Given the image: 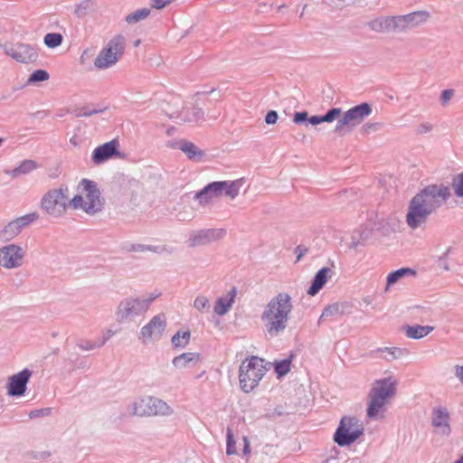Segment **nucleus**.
Masks as SVG:
<instances>
[{
    "label": "nucleus",
    "instance_id": "a19ab883",
    "mask_svg": "<svg viewBox=\"0 0 463 463\" xmlns=\"http://www.w3.org/2000/svg\"><path fill=\"white\" fill-rule=\"evenodd\" d=\"M103 112L102 109H90V107H82L74 110V115L77 118L80 117H90L99 113Z\"/></svg>",
    "mask_w": 463,
    "mask_h": 463
},
{
    "label": "nucleus",
    "instance_id": "37998d69",
    "mask_svg": "<svg viewBox=\"0 0 463 463\" xmlns=\"http://www.w3.org/2000/svg\"><path fill=\"white\" fill-rule=\"evenodd\" d=\"M98 341L79 340L77 342V346L83 351H90L100 347V345H98Z\"/></svg>",
    "mask_w": 463,
    "mask_h": 463
},
{
    "label": "nucleus",
    "instance_id": "f3484780",
    "mask_svg": "<svg viewBox=\"0 0 463 463\" xmlns=\"http://www.w3.org/2000/svg\"><path fill=\"white\" fill-rule=\"evenodd\" d=\"M224 185V182H212L205 185L202 190L196 192L194 195V200L198 201L201 205H205L213 199L222 196V189Z\"/></svg>",
    "mask_w": 463,
    "mask_h": 463
},
{
    "label": "nucleus",
    "instance_id": "72a5a7b5",
    "mask_svg": "<svg viewBox=\"0 0 463 463\" xmlns=\"http://www.w3.org/2000/svg\"><path fill=\"white\" fill-rule=\"evenodd\" d=\"M150 14V9L148 8H141L137 11L129 14L126 17V22L129 24H136L141 20L146 19Z\"/></svg>",
    "mask_w": 463,
    "mask_h": 463
},
{
    "label": "nucleus",
    "instance_id": "b1692460",
    "mask_svg": "<svg viewBox=\"0 0 463 463\" xmlns=\"http://www.w3.org/2000/svg\"><path fill=\"white\" fill-rule=\"evenodd\" d=\"M433 329V326L420 325L407 326L404 327L406 336L411 339H420L428 335Z\"/></svg>",
    "mask_w": 463,
    "mask_h": 463
},
{
    "label": "nucleus",
    "instance_id": "69168bd1",
    "mask_svg": "<svg viewBox=\"0 0 463 463\" xmlns=\"http://www.w3.org/2000/svg\"><path fill=\"white\" fill-rule=\"evenodd\" d=\"M24 165H22L21 167L19 168H16L14 170V176L17 175L19 173L23 172V173H25L24 170H22V168L24 167Z\"/></svg>",
    "mask_w": 463,
    "mask_h": 463
},
{
    "label": "nucleus",
    "instance_id": "cd10ccee",
    "mask_svg": "<svg viewBox=\"0 0 463 463\" xmlns=\"http://www.w3.org/2000/svg\"><path fill=\"white\" fill-rule=\"evenodd\" d=\"M199 360V354L196 353H184L175 356L172 363L177 368H185L192 363H196Z\"/></svg>",
    "mask_w": 463,
    "mask_h": 463
},
{
    "label": "nucleus",
    "instance_id": "338daca9",
    "mask_svg": "<svg viewBox=\"0 0 463 463\" xmlns=\"http://www.w3.org/2000/svg\"><path fill=\"white\" fill-rule=\"evenodd\" d=\"M38 215L35 213H31V222L37 219Z\"/></svg>",
    "mask_w": 463,
    "mask_h": 463
},
{
    "label": "nucleus",
    "instance_id": "a211bd4d",
    "mask_svg": "<svg viewBox=\"0 0 463 463\" xmlns=\"http://www.w3.org/2000/svg\"><path fill=\"white\" fill-rule=\"evenodd\" d=\"M28 380L29 372L26 369L10 377L7 386L8 394L13 396L23 394Z\"/></svg>",
    "mask_w": 463,
    "mask_h": 463
},
{
    "label": "nucleus",
    "instance_id": "864d4df0",
    "mask_svg": "<svg viewBox=\"0 0 463 463\" xmlns=\"http://www.w3.org/2000/svg\"><path fill=\"white\" fill-rule=\"evenodd\" d=\"M278 120V113L275 110H269L265 117V122L268 125L275 124Z\"/></svg>",
    "mask_w": 463,
    "mask_h": 463
},
{
    "label": "nucleus",
    "instance_id": "3c124183",
    "mask_svg": "<svg viewBox=\"0 0 463 463\" xmlns=\"http://www.w3.org/2000/svg\"><path fill=\"white\" fill-rule=\"evenodd\" d=\"M308 119V114L307 111L296 112L294 114L293 121L296 124H303Z\"/></svg>",
    "mask_w": 463,
    "mask_h": 463
},
{
    "label": "nucleus",
    "instance_id": "1a4fd4ad",
    "mask_svg": "<svg viewBox=\"0 0 463 463\" xmlns=\"http://www.w3.org/2000/svg\"><path fill=\"white\" fill-rule=\"evenodd\" d=\"M372 113V108L368 103L356 105L345 111L340 118L335 128V132L343 136L349 132L354 127L360 124Z\"/></svg>",
    "mask_w": 463,
    "mask_h": 463
},
{
    "label": "nucleus",
    "instance_id": "c03bdc74",
    "mask_svg": "<svg viewBox=\"0 0 463 463\" xmlns=\"http://www.w3.org/2000/svg\"><path fill=\"white\" fill-rule=\"evenodd\" d=\"M52 408L46 407L39 410H31V419L41 418L50 416L52 413Z\"/></svg>",
    "mask_w": 463,
    "mask_h": 463
},
{
    "label": "nucleus",
    "instance_id": "4d7b16f0",
    "mask_svg": "<svg viewBox=\"0 0 463 463\" xmlns=\"http://www.w3.org/2000/svg\"><path fill=\"white\" fill-rule=\"evenodd\" d=\"M432 130V125L429 122H424L419 125L417 128L418 134H426Z\"/></svg>",
    "mask_w": 463,
    "mask_h": 463
},
{
    "label": "nucleus",
    "instance_id": "39448f33",
    "mask_svg": "<svg viewBox=\"0 0 463 463\" xmlns=\"http://www.w3.org/2000/svg\"><path fill=\"white\" fill-rule=\"evenodd\" d=\"M41 208L50 216L61 217L69 208L68 186L61 184L46 192L41 199Z\"/></svg>",
    "mask_w": 463,
    "mask_h": 463
},
{
    "label": "nucleus",
    "instance_id": "680f3d73",
    "mask_svg": "<svg viewBox=\"0 0 463 463\" xmlns=\"http://www.w3.org/2000/svg\"><path fill=\"white\" fill-rule=\"evenodd\" d=\"M242 440H243V454L245 456H248L250 454V440L249 439L246 437V436H243L242 437Z\"/></svg>",
    "mask_w": 463,
    "mask_h": 463
},
{
    "label": "nucleus",
    "instance_id": "e433bc0d",
    "mask_svg": "<svg viewBox=\"0 0 463 463\" xmlns=\"http://www.w3.org/2000/svg\"><path fill=\"white\" fill-rule=\"evenodd\" d=\"M194 307L199 312L209 311L211 305L207 297L199 295L194 301Z\"/></svg>",
    "mask_w": 463,
    "mask_h": 463
},
{
    "label": "nucleus",
    "instance_id": "603ef678",
    "mask_svg": "<svg viewBox=\"0 0 463 463\" xmlns=\"http://www.w3.org/2000/svg\"><path fill=\"white\" fill-rule=\"evenodd\" d=\"M449 250H450V249H448V250L443 253V255H442V256H440V257L439 258V260H438V265H439V268H442V269H445V270H449V264H448V262H447V260H446L447 256H448V255H449Z\"/></svg>",
    "mask_w": 463,
    "mask_h": 463
},
{
    "label": "nucleus",
    "instance_id": "4468645a",
    "mask_svg": "<svg viewBox=\"0 0 463 463\" xmlns=\"http://www.w3.org/2000/svg\"><path fill=\"white\" fill-rule=\"evenodd\" d=\"M118 146L119 144L117 139L99 146L92 152L91 159L93 163L95 165H101L114 156L122 157L121 153L118 151Z\"/></svg>",
    "mask_w": 463,
    "mask_h": 463
},
{
    "label": "nucleus",
    "instance_id": "6ab92c4d",
    "mask_svg": "<svg viewBox=\"0 0 463 463\" xmlns=\"http://www.w3.org/2000/svg\"><path fill=\"white\" fill-rule=\"evenodd\" d=\"M332 275V269L328 267H324L320 269L315 275L309 288L307 289V294L310 296H316L320 289L325 286L328 278Z\"/></svg>",
    "mask_w": 463,
    "mask_h": 463
},
{
    "label": "nucleus",
    "instance_id": "9b49d317",
    "mask_svg": "<svg viewBox=\"0 0 463 463\" xmlns=\"http://www.w3.org/2000/svg\"><path fill=\"white\" fill-rule=\"evenodd\" d=\"M166 328V318L164 314L154 316L150 321L143 326L139 332V340L144 344L150 341H158Z\"/></svg>",
    "mask_w": 463,
    "mask_h": 463
},
{
    "label": "nucleus",
    "instance_id": "c85d7f7f",
    "mask_svg": "<svg viewBox=\"0 0 463 463\" xmlns=\"http://www.w3.org/2000/svg\"><path fill=\"white\" fill-rule=\"evenodd\" d=\"M179 149H181L189 159H200L203 156V152L194 144L186 140H182L179 143Z\"/></svg>",
    "mask_w": 463,
    "mask_h": 463
},
{
    "label": "nucleus",
    "instance_id": "49530a36",
    "mask_svg": "<svg viewBox=\"0 0 463 463\" xmlns=\"http://www.w3.org/2000/svg\"><path fill=\"white\" fill-rule=\"evenodd\" d=\"M379 350L381 352H387L391 355V358H387L388 360L396 359L402 354V350L398 347H385Z\"/></svg>",
    "mask_w": 463,
    "mask_h": 463
},
{
    "label": "nucleus",
    "instance_id": "a878e982",
    "mask_svg": "<svg viewBox=\"0 0 463 463\" xmlns=\"http://www.w3.org/2000/svg\"><path fill=\"white\" fill-rule=\"evenodd\" d=\"M390 16H382L369 21L366 25L368 28L376 33L390 32Z\"/></svg>",
    "mask_w": 463,
    "mask_h": 463
},
{
    "label": "nucleus",
    "instance_id": "052dcab7",
    "mask_svg": "<svg viewBox=\"0 0 463 463\" xmlns=\"http://www.w3.org/2000/svg\"><path fill=\"white\" fill-rule=\"evenodd\" d=\"M307 252V248L303 245H298L295 249L297 254V261H299L301 258Z\"/></svg>",
    "mask_w": 463,
    "mask_h": 463
},
{
    "label": "nucleus",
    "instance_id": "5fc2aeb1",
    "mask_svg": "<svg viewBox=\"0 0 463 463\" xmlns=\"http://www.w3.org/2000/svg\"><path fill=\"white\" fill-rule=\"evenodd\" d=\"M173 0H152L151 6L155 9H163L169 5Z\"/></svg>",
    "mask_w": 463,
    "mask_h": 463
},
{
    "label": "nucleus",
    "instance_id": "bb28decb",
    "mask_svg": "<svg viewBox=\"0 0 463 463\" xmlns=\"http://www.w3.org/2000/svg\"><path fill=\"white\" fill-rule=\"evenodd\" d=\"M429 16L430 14L427 11H417L404 14L402 20L406 23L407 27H410L424 23Z\"/></svg>",
    "mask_w": 463,
    "mask_h": 463
},
{
    "label": "nucleus",
    "instance_id": "2eb2a0df",
    "mask_svg": "<svg viewBox=\"0 0 463 463\" xmlns=\"http://www.w3.org/2000/svg\"><path fill=\"white\" fill-rule=\"evenodd\" d=\"M450 415L445 407H434L431 411V424L436 432L442 436H449L451 427L449 424Z\"/></svg>",
    "mask_w": 463,
    "mask_h": 463
},
{
    "label": "nucleus",
    "instance_id": "4c0bfd02",
    "mask_svg": "<svg viewBox=\"0 0 463 463\" xmlns=\"http://www.w3.org/2000/svg\"><path fill=\"white\" fill-rule=\"evenodd\" d=\"M224 182V187L222 189V195L225 194L231 198H235L239 194V184L237 182Z\"/></svg>",
    "mask_w": 463,
    "mask_h": 463
},
{
    "label": "nucleus",
    "instance_id": "8fccbe9b",
    "mask_svg": "<svg viewBox=\"0 0 463 463\" xmlns=\"http://www.w3.org/2000/svg\"><path fill=\"white\" fill-rule=\"evenodd\" d=\"M455 91L452 89L444 90L440 94V102L445 106L453 97Z\"/></svg>",
    "mask_w": 463,
    "mask_h": 463
},
{
    "label": "nucleus",
    "instance_id": "6e6d98bb",
    "mask_svg": "<svg viewBox=\"0 0 463 463\" xmlns=\"http://www.w3.org/2000/svg\"><path fill=\"white\" fill-rule=\"evenodd\" d=\"M128 251L144 252L146 251V244L133 243L127 248Z\"/></svg>",
    "mask_w": 463,
    "mask_h": 463
},
{
    "label": "nucleus",
    "instance_id": "13d9d810",
    "mask_svg": "<svg viewBox=\"0 0 463 463\" xmlns=\"http://www.w3.org/2000/svg\"><path fill=\"white\" fill-rule=\"evenodd\" d=\"M115 335V332L111 329H108L104 334L101 339L98 340V345L103 346L108 340H109L113 335Z\"/></svg>",
    "mask_w": 463,
    "mask_h": 463
},
{
    "label": "nucleus",
    "instance_id": "7ed1b4c3",
    "mask_svg": "<svg viewBox=\"0 0 463 463\" xmlns=\"http://www.w3.org/2000/svg\"><path fill=\"white\" fill-rule=\"evenodd\" d=\"M396 392V381L392 377L376 380L368 393L366 416L371 420L383 417L388 400Z\"/></svg>",
    "mask_w": 463,
    "mask_h": 463
},
{
    "label": "nucleus",
    "instance_id": "ddd939ff",
    "mask_svg": "<svg viewBox=\"0 0 463 463\" xmlns=\"http://www.w3.org/2000/svg\"><path fill=\"white\" fill-rule=\"evenodd\" d=\"M80 184L82 188V192L86 194L83 210L89 214H94L99 212L102 208V203L97 184L89 179H82Z\"/></svg>",
    "mask_w": 463,
    "mask_h": 463
},
{
    "label": "nucleus",
    "instance_id": "393cba45",
    "mask_svg": "<svg viewBox=\"0 0 463 463\" xmlns=\"http://www.w3.org/2000/svg\"><path fill=\"white\" fill-rule=\"evenodd\" d=\"M6 52L13 59L20 62H25L29 57V51L26 45L14 43L9 46Z\"/></svg>",
    "mask_w": 463,
    "mask_h": 463
},
{
    "label": "nucleus",
    "instance_id": "dca6fc26",
    "mask_svg": "<svg viewBox=\"0 0 463 463\" xmlns=\"http://www.w3.org/2000/svg\"><path fill=\"white\" fill-rule=\"evenodd\" d=\"M24 252L22 249L15 245H8L0 249V265L12 269L22 263Z\"/></svg>",
    "mask_w": 463,
    "mask_h": 463
},
{
    "label": "nucleus",
    "instance_id": "79ce46f5",
    "mask_svg": "<svg viewBox=\"0 0 463 463\" xmlns=\"http://www.w3.org/2000/svg\"><path fill=\"white\" fill-rule=\"evenodd\" d=\"M50 75L45 70H36L31 73V83H38L49 80Z\"/></svg>",
    "mask_w": 463,
    "mask_h": 463
},
{
    "label": "nucleus",
    "instance_id": "7c9ffc66",
    "mask_svg": "<svg viewBox=\"0 0 463 463\" xmlns=\"http://www.w3.org/2000/svg\"><path fill=\"white\" fill-rule=\"evenodd\" d=\"M191 334L190 331H178L172 337V344L175 347L184 348L190 341Z\"/></svg>",
    "mask_w": 463,
    "mask_h": 463
},
{
    "label": "nucleus",
    "instance_id": "c9c22d12",
    "mask_svg": "<svg viewBox=\"0 0 463 463\" xmlns=\"http://www.w3.org/2000/svg\"><path fill=\"white\" fill-rule=\"evenodd\" d=\"M226 454L229 456L237 454L236 441L231 428L226 431Z\"/></svg>",
    "mask_w": 463,
    "mask_h": 463
},
{
    "label": "nucleus",
    "instance_id": "412c9836",
    "mask_svg": "<svg viewBox=\"0 0 463 463\" xmlns=\"http://www.w3.org/2000/svg\"><path fill=\"white\" fill-rule=\"evenodd\" d=\"M177 118L185 123H197L204 118V111L196 106L191 109H184Z\"/></svg>",
    "mask_w": 463,
    "mask_h": 463
},
{
    "label": "nucleus",
    "instance_id": "4be33fe9",
    "mask_svg": "<svg viewBox=\"0 0 463 463\" xmlns=\"http://www.w3.org/2000/svg\"><path fill=\"white\" fill-rule=\"evenodd\" d=\"M28 223L26 217H22L9 222L2 231L3 237L6 240H11L20 233L22 228L25 227Z\"/></svg>",
    "mask_w": 463,
    "mask_h": 463
},
{
    "label": "nucleus",
    "instance_id": "f8f14e48",
    "mask_svg": "<svg viewBox=\"0 0 463 463\" xmlns=\"http://www.w3.org/2000/svg\"><path fill=\"white\" fill-rule=\"evenodd\" d=\"M225 235L226 230L222 228L202 229L192 232L187 243L190 248L206 246L222 239Z\"/></svg>",
    "mask_w": 463,
    "mask_h": 463
},
{
    "label": "nucleus",
    "instance_id": "09e8293b",
    "mask_svg": "<svg viewBox=\"0 0 463 463\" xmlns=\"http://www.w3.org/2000/svg\"><path fill=\"white\" fill-rule=\"evenodd\" d=\"M146 251L162 254L165 251H168V249L165 245H146Z\"/></svg>",
    "mask_w": 463,
    "mask_h": 463
},
{
    "label": "nucleus",
    "instance_id": "e2e57ef3",
    "mask_svg": "<svg viewBox=\"0 0 463 463\" xmlns=\"http://www.w3.org/2000/svg\"><path fill=\"white\" fill-rule=\"evenodd\" d=\"M455 375L458 381L463 383V365L455 366Z\"/></svg>",
    "mask_w": 463,
    "mask_h": 463
},
{
    "label": "nucleus",
    "instance_id": "f704fd0d",
    "mask_svg": "<svg viewBox=\"0 0 463 463\" xmlns=\"http://www.w3.org/2000/svg\"><path fill=\"white\" fill-rule=\"evenodd\" d=\"M62 35L56 33H49L44 36V43L49 48H56L62 43Z\"/></svg>",
    "mask_w": 463,
    "mask_h": 463
},
{
    "label": "nucleus",
    "instance_id": "0e129e2a",
    "mask_svg": "<svg viewBox=\"0 0 463 463\" xmlns=\"http://www.w3.org/2000/svg\"><path fill=\"white\" fill-rule=\"evenodd\" d=\"M88 5H89V0H86V1L82 2V3L79 5L78 9L76 10V12H77L78 15H80V10H81V8L86 9V8L88 7Z\"/></svg>",
    "mask_w": 463,
    "mask_h": 463
},
{
    "label": "nucleus",
    "instance_id": "c756f323",
    "mask_svg": "<svg viewBox=\"0 0 463 463\" xmlns=\"http://www.w3.org/2000/svg\"><path fill=\"white\" fill-rule=\"evenodd\" d=\"M345 307L346 304L345 303H334L326 307L322 311L318 323H320L324 318L343 315L345 313Z\"/></svg>",
    "mask_w": 463,
    "mask_h": 463
},
{
    "label": "nucleus",
    "instance_id": "423d86ee",
    "mask_svg": "<svg viewBox=\"0 0 463 463\" xmlns=\"http://www.w3.org/2000/svg\"><path fill=\"white\" fill-rule=\"evenodd\" d=\"M129 413L137 416H169L173 409L163 400L153 396L138 398L129 407Z\"/></svg>",
    "mask_w": 463,
    "mask_h": 463
},
{
    "label": "nucleus",
    "instance_id": "bf43d9fd",
    "mask_svg": "<svg viewBox=\"0 0 463 463\" xmlns=\"http://www.w3.org/2000/svg\"><path fill=\"white\" fill-rule=\"evenodd\" d=\"M160 296V292H153L147 298H141L142 303L146 304V311L148 310L151 303Z\"/></svg>",
    "mask_w": 463,
    "mask_h": 463
},
{
    "label": "nucleus",
    "instance_id": "2f4dec72",
    "mask_svg": "<svg viewBox=\"0 0 463 463\" xmlns=\"http://www.w3.org/2000/svg\"><path fill=\"white\" fill-rule=\"evenodd\" d=\"M291 366V357L285 358L274 363L275 373L279 378L285 376L289 371Z\"/></svg>",
    "mask_w": 463,
    "mask_h": 463
},
{
    "label": "nucleus",
    "instance_id": "ea45409f",
    "mask_svg": "<svg viewBox=\"0 0 463 463\" xmlns=\"http://www.w3.org/2000/svg\"><path fill=\"white\" fill-rule=\"evenodd\" d=\"M451 185L456 196L463 198V173L454 176Z\"/></svg>",
    "mask_w": 463,
    "mask_h": 463
},
{
    "label": "nucleus",
    "instance_id": "20e7f679",
    "mask_svg": "<svg viewBox=\"0 0 463 463\" xmlns=\"http://www.w3.org/2000/svg\"><path fill=\"white\" fill-rule=\"evenodd\" d=\"M239 381L244 392H250L267 372L264 360L257 356L245 359L240 365Z\"/></svg>",
    "mask_w": 463,
    "mask_h": 463
},
{
    "label": "nucleus",
    "instance_id": "f257e3e1",
    "mask_svg": "<svg viewBox=\"0 0 463 463\" xmlns=\"http://www.w3.org/2000/svg\"><path fill=\"white\" fill-rule=\"evenodd\" d=\"M450 197V190L444 184H429L420 190L410 201L406 214V223L416 230L426 223Z\"/></svg>",
    "mask_w": 463,
    "mask_h": 463
},
{
    "label": "nucleus",
    "instance_id": "aec40b11",
    "mask_svg": "<svg viewBox=\"0 0 463 463\" xmlns=\"http://www.w3.org/2000/svg\"><path fill=\"white\" fill-rule=\"evenodd\" d=\"M237 295V288L232 287L224 297L217 298L213 310L218 316H224L232 307L235 297Z\"/></svg>",
    "mask_w": 463,
    "mask_h": 463
},
{
    "label": "nucleus",
    "instance_id": "6e6552de",
    "mask_svg": "<svg viewBox=\"0 0 463 463\" xmlns=\"http://www.w3.org/2000/svg\"><path fill=\"white\" fill-rule=\"evenodd\" d=\"M125 50V41L122 35L113 37L104 47L94 61L99 69H107L116 64Z\"/></svg>",
    "mask_w": 463,
    "mask_h": 463
},
{
    "label": "nucleus",
    "instance_id": "473e14b6",
    "mask_svg": "<svg viewBox=\"0 0 463 463\" xmlns=\"http://www.w3.org/2000/svg\"><path fill=\"white\" fill-rule=\"evenodd\" d=\"M407 274H415V271L410 268H402L397 270H394L388 274L387 276V284L392 285L396 283L401 278L404 277Z\"/></svg>",
    "mask_w": 463,
    "mask_h": 463
},
{
    "label": "nucleus",
    "instance_id": "774afa93",
    "mask_svg": "<svg viewBox=\"0 0 463 463\" xmlns=\"http://www.w3.org/2000/svg\"><path fill=\"white\" fill-rule=\"evenodd\" d=\"M454 463H463V455L458 459H457Z\"/></svg>",
    "mask_w": 463,
    "mask_h": 463
},
{
    "label": "nucleus",
    "instance_id": "58836bf2",
    "mask_svg": "<svg viewBox=\"0 0 463 463\" xmlns=\"http://www.w3.org/2000/svg\"><path fill=\"white\" fill-rule=\"evenodd\" d=\"M390 32L391 31H404L407 29L406 23L402 20L403 15L390 16Z\"/></svg>",
    "mask_w": 463,
    "mask_h": 463
},
{
    "label": "nucleus",
    "instance_id": "0eeeda50",
    "mask_svg": "<svg viewBox=\"0 0 463 463\" xmlns=\"http://www.w3.org/2000/svg\"><path fill=\"white\" fill-rule=\"evenodd\" d=\"M364 431L362 421L354 416H344L335 431L333 439L340 447L349 446Z\"/></svg>",
    "mask_w": 463,
    "mask_h": 463
},
{
    "label": "nucleus",
    "instance_id": "9d476101",
    "mask_svg": "<svg viewBox=\"0 0 463 463\" xmlns=\"http://www.w3.org/2000/svg\"><path fill=\"white\" fill-rule=\"evenodd\" d=\"M146 312V304L139 298H126L117 307L115 315L118 323H124Z\"/></svg>",
    "mask_w": 463,
    "mask_h": 463
},
{
    "label": "nucleus",
    "instance_id": "5701e85b",
    "mask_svg": "<svg viewBox=\"0 0 463 463\" xmlns=\"http://www.w3.org/2000/svg\"><path fill=\"white\" fill-rule=\"evenodd\" d=\"M342 114V109L340 108H332L326 111L325 115L318 116L315 115L308 118L307 122L313 126L319 125L324 122H333Z\"/></svg>",
    "mask_w": 463,
    "mask_h": 463
},
{
    "label": "nucleus",
    "instance_id": "de8ad7c7",
    "mask_svg": "<svg viewBox=\"0 0 463 463\" xmlns=\"http://www.w3.org/2000/svg\"><path fill=\"white\" fill-rule=\"evenodd\" d=\"M51 457L50 451H40L31 453V459H34L37 462L47 461Z\"/></svg>",
    "mask_w": 463,
    "mask_h": 463
},
{
    "label": "nucleus",
    "instance_id": "f03ea898",
    "mask_svg": "<svg viewBox=\"0 0 463 463\" xmlns=\"http://www.w3.org/2000/svg\"><path fill=\"white\" fill-rule=\"evenodd\" d=\"M292 309V298L288 293L279 292L273 297L260 316L265 333L270 337L282 334L288 326Z\"/></svg>",
    "mask_w": 463,
    "mask_h": 463
},
{
    "label": "nucleus",
    "instance_id": "a18cd8bd",
    "mask_svg": "<svg viewBox=\"0 0 463 463\" xmlns=\"http://www.w3.org/2000/svg\"><path fill=\"white\" fill-rule=\"evenodd\" d=\"M84 203L82 196L80 194L73 196L71 199L69 198V207L72 209H83Z\"/></svg>",
    "mask_w": 463,
    "mask_h": 463
}]
</instances>
